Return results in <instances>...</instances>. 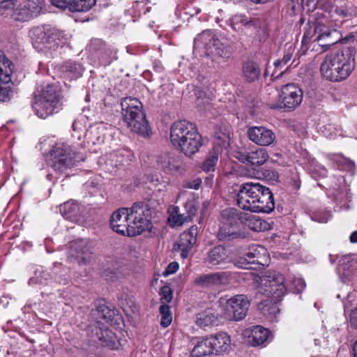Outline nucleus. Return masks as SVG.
Returning a JSON list of instances; mask_svg holds the SVG:
<instances>
[{"label":"nucleus","instance_id":"ddd939ff","mask_svg":"<svg viewBox=\"0 0 357 357\" xmlns=\"http://www.w3.org/2000/svg\"><path fill=\"white\" fill-rule=\"evenodd\" d=\"M250 302L248 298L242 294L236 295L228 299L225 305L227 319L233 321H240L247 314Z\"/></svg>","mask_w":357,"mask_h":357},{"label":"nucleus","instance_id":"473e14b6","mask_svg":"<svg viewBox=\"0 0 357 357\" xmlns=\"http://www.w3.org/2000/svg\"><path fill=\"white\" fill-rule=\"evenodd\" d=\"M248 165L251 166H261L268 159V154L266 149L257 148L255 151H249Z\"/></svg>","mask_w":357,"mask_h":357},{"label":"nucleus","instance_id":"7ed1b4c3","mask_svg":"<svg viewBox=\"0 0 357 357\" xmlns=\"http://www.w3.org/2000/svg\"><path fill=\"white\" fill-rule=\"evenodd\" d=\"M170 141L177 150L188 157L198 152L203 145L202 137L195 125L185 120L172 125Z\"/></svg>","mask_w":357,"mask_h":357},{"label":"nucleus","instance_id":"ea45409f","mask_svg":"<svg viewBox=\"0 0 357 357\" xmlns=\"http://www.w3.org/2000/svg\"><path fill=\"white\" fill-rule=\"evenodd\" d=\"M10 80H0V101L6 102L10 100L13 91L11 86L13 83Z\"/></svg>","mask_w":357,"mask_h":357},{"label":"nucleus","instance_id":"4468645a","mask_svg":"<svg viewBox=\"0 0 357 357\" xmlns=\"http://www.w3.org/2000/svg\"><path fill=\"white\" fill-rule=\"evenodd\" d=\"M70 255L79 265H87L94 259L92 245L86 239H78L71 242Z\"/></svg>","mask_w":357,"mask_h":357},{"label":"nucleus","instance_id":"c756f323","mask_svg":"<svg viewBox=\"0 0 357 357\" xmlns=\"http://www.w3.org/2000/svg\"><path fill=\"white\" fill-rule=\"evenodd\" d=\"M62 76L70 79H77L82 74L81 66L75 62L68 61L62 64L60 67Z\"/></svg>","mask_w":357,"mask_h":357},{"label":"nucleus","instance_id":"2eb2a0df","mask_svg":"<svg viewBox=\"0 0 357 357\" xmlns=\"http://www.w3.org/2000/svg\"><path fill=\"white\" fill-rule=\"evenodd\" d=\"M109 222L111 228L115 232L132 236L130 234L132 224L128 208H121L114 211L111 215Z\"/></svg>","mask_w":357,"mask_h":357},{"label":"nucleus","instance_id":"b1692460","mask_svg":"<svg viewBox=\"0 0 357 357\" xmlns=\"http://www.w3.org/2000/svg\"><path fill=\"white\" fill-rule=\"evenodd\" d=\"M241 218V223L254 231L259 232L268 229V223L257 215L244 213Z\"/></svg>","mask_w":357,"mask_h":357},{"label":"nucleus","instance_id":"bf43d9fd","mask_svg":"<svg viewBox=\"0 0 357 357\" xmlns=\"http://www.w3.org/2000/svg\"><path fill=\"white\" fill-rule=\"evenodd\" d=\"M314 220L319 222H326L331 218V215L328 212H324L323 215L321 217H318L317 214H314Z\"/></svg>","mask_w":357,"mask_h":357},{"label":"nucleus","instance_id":"6ab92c4d","mask_svg":"<svg viewBox=\"0 0 357 357\" xmlns=\"http://www.w3.org/2000/svg\"><path fill=\"white\" fill-rule=\"evenodd\" d=\"M229 252L223 245H216L211 249L204 258V262L209 266H220L226 263Z\"/></svg>","mask_w":357,"mask_h":357},{"label":"nucleus","instance_id":"58836bf2","mask_svg":"<svg viewBox=\"0 0 357 357\" xmlns=\"http://www.w3.org/2000/svg\"><path fill=\"white\" fill-rule=\"evenodd\" d=\"M334 160L338 163L339 167L342 169L349 172L351 174H354L355 173L356 165L354 161L344 157L341 154L335 155Z\"/></svg>","mask_w":357,"mask_h":357},{"label":"nucleus","instance_id":"69168bd1","mask_svg":"<svg viewBox=\"0 0 357 357\" xmlns=\"http://www.w3.org/2000/svg\"><path fill=\"white\" fill-rule=\"evenodd\" d=\"M353 351L354 357H357V340L354 342L353 345Z\"/></svg>","mask_w":357,"mask_h":357},{"label":"nucleus","instance_id":"f03ea898","mask_svg":"<svg viewBox=\"0 0 357 357\" xmlns=\"http://www.w3.org/2000/svg\"><path fill=\"white\" fill-rule=\"evenodd\" d=\"M354 50L344 47L327 54L321 65V75L331 82L345 79L354 68Z\"/></svg>","mask_w":357,"mask_h":357},{"label":"nucleus","instance_id":"393cba45","mask_svg":"<svg viewBox=\"0 0 357 357\" xmlns=\"http://www.w3.org/2000/svg\"><path fill=\"white\" fill-rule=\"evenodd\" d=\"M261 75L259 64L251 60L245 61L242 64V75L247 82L257 81Z\"/></svg>","mask_w":357,"mask_h":357},{"label":"nucleus","instance_id":"1a4fd4ad","mask_svg":"<svg viewBox=\"0 0 357 357\" xmlns=\"http://www.w3.org/2000/svg\"><path fill=\"white\" fill-rule=\"evenodd\" d=\"M82 156L66 143L56 144L51 152V167L56 172H62L82 160Z\"/></svg>","mask_w":357,"mask_h":357},{"label":"nucleus","instance_id":"dca6fc26","mask_svg":"<svg viewBox=\"0 0 357 357\" xmlns=\"http://www.w3.org/2000/svg\"><path fill=\"white\" fill-rule=\"evenodd\" d=\"M249 139L261 146L271 145L275 140V134L264 126L251 127L248 130Z\"/></svg>","mask_w":357,"mask_h":357},{"label":"nucleus","instance_id":"49530a36","mask_svg":"<svg viewBox=\"0 0 357 357\" xmlns=\"http://www.w3.org/2000/svg\"><path fill=\"white\" fill-rule=\"evenodd\" d=\"M231 24H233L234 26L242 24L245 26L251 27L255 25L254 20L249 19L244 15H235L231 17Z\"/></svg>","mask_w":357,"mask_h":357},{"label":"nucleus","instance_id":"bb28decb","mask_svg":"<svg viewBox=\"0 0 357 357\" xmlns=\"http://www.w3.org/2000/svg\"><path fill=\"white\" fill-rule=\"evenodd\" d=\"M116 312L114 310L109 308L105 304H100L96 309L91 310V316L96 321L101 322L104 321L107 323L112 321Z\"/></svg>","mask_w":357,"mask_h":357},{"label":"nucleus","instance_id":"a211bd4d","mask_svg":"<svg viewBox=\"0 0 357 357\" xmlns=\"http://www.w3.org/2000/svg\"><path fill=\"white\" fill-rule=\"evenodd\" d=\"M229 280L227 272H218L197 277L194 284L201 288H210L213 286L224 284Z\"/></svg>","mask_w":357,"mask_h":357},{"label":"nucleus","instance_id":"de8ad7c7","mask_svg":"<svg viewBox=\"0 0 357 357\" xmlns=\"http://www.w3.org/2000/svg\"><path fill=\"white\" fill-rule=\"evenodd\" d=\"M294 52V49L291 46L289 47L287 50H285L284 56L282 59H278L274 62V66L276 68L283 67L287 65L291 59L292 56Z\"/></svg>","mask_w":357,"mask_h":357},{"label":"nucleus","instance_id":"4c0bfd02","mask_svg":"<svg viewBox=\"0 0 357 357\" xmlns=\"http://www.w3.org/2000/svg\"><path fill=\"white\" fill-rule=\"evenodd\" d=\"M100 332L97 331L98 339L100 341V344L102 347H108L110 349H114L115 342L113 340V334L109 330H99Z\"/></svg>","mask_w":357,"mask_h":357},{"label":"nucleus","instance_id":"6e6d98bb","mask_svg":"<svg viewBox=\"0 0 357 357\" xmlns=\"http://www.w3.org/2000/svg\"><path fill=\"white\" fill-rule=\"evenodd\" d=\"M178 264L176 261L171 262L164 271L163 275L167 276L169 275L175 273L178 269Z\"/></svg>","mask_w":357,"mask_h":357},{"label":"nucleus","instance_id":"37998d69","mask_svg":"<svg viewBox=\"0 0 357 357\" xmlns=\"http://www.w3.org/2000/svg\"><path fill=\"white\" fill-rule=\"evenodd\" d=\"M161 314L160 325L166 328L170 325L172 321V314L168 305H161L159 308Z\"/></svg>","mask_w":357,"mask_h":357},{"label":"nucleus","instance_id":"338daca9","mask_svg":"<svg viewBox=\"0 0 357 357\" xmlns=\"http://www.w3.org/2000/svg\"><path fill=\"white\" fill-rule=\"evenodd\" d=\"M329 259H330V261H331V264L334 263L335 260L333 258V256L331 255H329Z\"/></svg>","mask_w":357,"mask_h":357},{"label":"nucleus","instance_id":"4be33fe9","mask_svg":"<svg viewBox=\"0 0 357 357\" xmlns=\"http://www.w3.org/2000/svg\"><path fill=\"white\" fill-rule=\"evenodd\" d=\"M91 46L94 48H96L98 46L100 47L98 58L100 62L103 66H107L110 64L113 60L117 59L116 51L107 46V45L100 39L93 40L91 43Z\"/></svg>","mask_w":357,"mask_h":357},{"label":"nucleus","instance_id":"39448f33","mask_svg":"<svg viewBox=\"0 0 357 357\" xmlns=\"http://www.w3.org/2000/svg\"><path fill=\"white\" fill-rule=\"evenodd\" d=\"M29 36L34 48L38 52L55 51L68 40L62 31L47 26L34 27L30 31Z\"/></svg>","mask_w":357,"mask_h":357},{"label":"nucleus","instance_id":"f3484780","mask_svg":"<svg viewBox=\"0 0 357 357\" xmlns=\"http://www.w3.org/2000/svg\"><path fill=\"white\" fill-rule=\"evenodd\" d=\"M309 26V29H306L304 32L302 40L303 43H309L316 34H317V36L314 40L320 43L319 45L321 46L331 45L335 43V41H328V43H322L324 39L329 38L331 35L328 28L321 24H318L314 27L311 26Z\"/></svg>","mask_w":357,"mask_h":357},{"label":"nucleus","instance_id":"20e7f679","mask_svg":"<svg viewBox=\"0 0 357 357\" xmlns=\"http://www.w3.org/2000/svg\"><path fill=\"white\" fill-rule=\"evenodd\" d=\"M123 120L134 132L148 136L151 128L142 109V102L137 98L126 97L121 102Z\"/></svg>","mask_w":357,"mask_h":357},{"label":"nucleus","instance_id":"f8f14e48","mask_svg":"<svg viewBox=\"0 0 357 357\" xmlns=\"http://www.w3.org/2000/svg\"><path fill=\"white\" fill-rule=\"evenodd\" d=\"M279 103L271 106L272 109H294L302 102L303 93L297 85L289 83L282 87Z\"/></svg>","mask_w":357,"mask_h":357},{"label":"nucleus","instance_id":"a18cd8bd","mask_svg":"<svg viewBox=\"0 0 357 357\" xmlns=\"http://www.w3.org/2000/svg\"><path fill=\"white\" fill-rule=\"evenodd\" d=\"M197 201L195 199H188L184 204L186 217L189 221L192 220L197 212Z\"/></svg>","mask_w":357,"mask_h":357},{"label":"nucleus","instance_id":"6e6552de","mask_svg":"<svg viewBox=\"0 0 357 357\" xmlns=\"http://www.w3.org/2000/svg\"><path fill=\"white\" fill-rule=\"evenodd\" d=\"M244 213L234 208H227L220 212V222L221 226L218 233L220 241H229L243 237L237 227L242 222V215Z\"/></svg>","mask_w":357,"mask_h":357},{"label":"nucleus","instance_id":"9b49d317","mask_svg":"<svg viewBox=\"0 0 357 357\" xmlns=\"http://www.w3.org/2000/svg\"><path fill=\"white\" fill-rule=\"evenodd\" d=\"M284 282L283 275L276 271H268L259 277L261 294L275 300V303L280 301L287 291Z\"/></svg>","mask_w":357,"mask_h":357},{"label":"nucleus","instance_id":"c9c22d12","mask_svg":"<svg viewBox=\"0 0 357 357\" xmlns=\"http://www.w3.org/2000/svg\"><path fill=\"white\" fill-rule=\"evenodd\" d=\"M96 2V0H72L70 11L72 13L87 12L95 6Z\"/></svg>","mask_w":357,"mask_h":357},{"label":"nucleus","instance_id":"79ce46f5","mask_svg":"<svg viewBox=\"0 0 357 357\" xmlns=\"http://www.w3.org/2000/svg\"><path fill=\"white\" fill-rule=\"evenodd\" d=\"M216 319L217 318L213 314L205 312L198 314L196 322L199 326L205 327L213 324Z\"/></svg>","mask_w":357,"mask_h":357},{"label":"nucleus","instance_id":"864d4df0","mask_svg":"<svg viewBox=\"0 0 357 357\" xmlns=\"http://www.w3.org/2000/svg\"><path fill=\"white\" fill-rule=\"evenodd\" d=\"M235 157L239 161L248 165L249 151L242 149L235 153Z\"/></svg>","mask_w":357,"mask_h":357},{"label":"nucleus","instance_id":"5fc2aeb1","mask_svg":"<svg viewBox=\"0 0 357 357\" xmlns=\"http://www.w3.org/2000/svg\"><path fill=\"white\" fill-rule=\"evenodd\" d=\"M17 0H10L8 1H5L3 3H0V11L4 10V11H9L13 13V8L17 3Z\"/></svg>","mask_w":357,"mask_h":357},{"label":"nucleus","instance_id":"4d7b16f0","mask_svg":"<svg viewBox=\"0 0 357 357\" xmlns=\"http://www.w3.org/2000/svg\"><path fill=\"white\" fill-rule=\"evenodd\" d=\"M202 184V179L199 178H197L192 181H188L184 184L185 188L198 190Z\"/></svg>","mask_w":357,"mask_h":357},{"label":"nucleus","instance_id":"cd10ccee","mask_svg":"<svg viewBox=\"0 0 357 357\" xmlns=\"http://www.w3.org/2000/svg\"><path fill=\"white\" fill-rule=\"evenodd\" d=\"M198 229L197 226L190 227L181 235L178 241L175 245L177 247L192 248L197 242Z\"/></svg>","mask_w":357,"mask_h":357},{"label":"nucleus","instance_id":"0e129e2a","mask_svg":"<svg viewBox=\"0 0 357 357\" xmlns=\"http://www.w3.org/2000/svg\"><path fill=\"white\" fill-rule=\"evenodd\" d=\"M210 205V202L208 200H206L202 204V211H204L208 208V207Z\"/></svg>","mask_w":357,"mask_h":357},{"label":"nucleus","instance_id":"09e8293b","mask_svg":"<svg viewBox=\"0 0 357 357\" xmlns=\"http://www.w3.org/2000/svg\"><path fill=\"white\" fill-rule=\"evenodd\" d=\"M160 295L162 305H167L172 299V291L169 286H163L160 289Z\"/></svg>","mask_w":357,"mask_h":357},{"label":"nucleus","instance_id":"8fccbe9b","mask_svg":"<svg viewBox=\"0 0 357 357\" xmlns=\"http://www.w3.org/2000/svg\"><path fill=\"white\" fill-rule=\"evenodd\" d=\"M340 262L343 270H349L350 267L357 264V260L350 255L342 257Z\"/></svg>","mask_w":357,"mask_h":357},{"label":"nucleus","instance_id":"9d476101","mask_svg":"<svg viewBox=\"0 0 357 357\" xmlns=\"http://www.w3.org/2000/svg\"><path fill=\"white\" fill-rule=\"evenodd\" d=\"M128 210H129L132 224V229H130L132 236L141 234L146 231H151L152 228L151 210L146 204L137 202L130 208H128Z\"/></svg>","mask_w":357,"mask_h":357},{"label":"nucleus","instance_id":"3c124183","mask_svg":"<svg viewBox=\"0 0 357 357\" xmlns=\"http://www.w3.org/2000/svg\"><path fill=\"white\" fill-rule=\"evenodd\" d=\"M235 266L238 268L243 269H256L257 268L252 266L250 261L247 258H240L234 263Z\"/></svg>","mask_w":357,"mask_h":357},{"label":"nucleus","instance_id":"7c9ffc66","mask_svg":"<svg viewBox=\"0 0 357 357\" xmlns=\"http://www.w3.org/2000/svg\"><path fill=\"white\" fill-rule=\"evenodd\" d=\"M275 300L271 298L260 303L259 307L265 317L270 321H273L276 319L277 314L280 312L279 307L276 305Z\"/></svg>","mask_w":357,"mask_h":357},{"label":"nucleus","instance_id":"5701e85b","mask_svg":"<svg viewBox=\"0 0 357 357\" xmlns=\"http://www.w3.org/2000/svg\"><path fill=\"white\" fill-rule=\"evenodd\" d=\"M158 165L167 173L174 174L181 167L180 160L173 154H161L158 160Z\"/></svg>","mask_w":357,"mask_h":357},{"label":"nucleus","instance_id":"423d86ee","mask_svg":"<svg viewBox=\"0 0 357 357\" xmlns=\"http://www.w3.org/2000/svg\"><path fill=\"white\" fill-rule=\"evenodd\" d=\"M194 50L212 58H229L231 54V47L221 43L210 30L204 31L195 38Z\"/></svg>","mask_w":357,"mask_h":357},{"label":"nucleus","instance_id":"774afa93","mask_svg":"<svg viewBox=\"0 0 357 357\" xmlns=\"http://www.w3.org/2000/svg\"><path fill=\"white\" fill-rule=\"evenodd\" d=\"M96 132H98L97 130H93V131H91V132H90V135H92V134H93V133L95 134Z\"/></svg>","mask_w":357,"mask_h":357},{"label":"nucleus","instance_id":"c85d7f7f","mask_svg":"<svg viewBox=\"0 0 357 357\" xmlns=\"http://www.w3.org/2000/svg\"><path fill=\"white\" fill-rule=\"evenodd\" d=\"M221 148L214 146L207 154L201 165V168L206 172H214L218 162Z\"/></svg>","mask_w":357,"mask_h":357},{"label":"nucleus","instance_id":"aec40b11","mask_svg":"<svg viewBox=\"0 0 357 357\" xmlns=\"http://www.w3.org/2000/svg\"><path fill=\"white\" fill-rule=\"evenodd\" d=\"M213 354L220 355L229 351L231 347L230 337L226 333H219L210 336Z\"/></svg>","mask_w":357,"mask_h":357},{"label":"nucleus","instance_id":"412c9836","mask_svg":"<svg viewBox=\"0 0 357 357\" xmlns=\"http://www.w3.org/2000/svg\"><path fill=\"white\" fill-rule=\"evenodd\" d=\"M60 211L66 220L80 223L82 220L81 207L77 202L71 200L65 202L61 205Z\"/></svg>","mask_w":357,"mask_h":357},{"label":"nucleus","instance_id":"a19ab883","mask_svg":"<svg viewBox=\"0 0 357 357\" xmlns=\"http://www.w3.org/2000/svg\"><path fill=\"white\" fill-rule=\"evenodd\" d=\"M24 5L31 16L33 18L40 13L43 7V0H29Z\"/></svg>","mask_w":357,"mask_h":357},{"label":"nucleus","instance_id":"72a5a7b5","mask_svg":"<svg viewBox=\"0 0 357 357\" xmlns=\"http://www.w3.org/2000/svg\"><path fill=\"white\" fill-rule=\"evenodd\" d=\"M168 212V222L170 226H181L184 222H188L189 220L186 217L185 213H180L178 206H172L169 207Z\"/></svg>","mask_w":357,"mask_h":357},{"label":"nucleus","instance_id":"f257e3e1","mask_svg":"<svg viewBox=\"0 0 357 357\" xmlns=\"http://www.w3.org/2000/svg\"><path fill=\"white\" fill-rule=\"evenodd\" d=\"M236 202L245 211L271 213L275 208L273 195L270 189L259 183L248 182L239 187Z\"/></svg>","mask_w":357,"mask_h":357},{"label":"nucleus","instance_id":"680f3d73","mask_svg":"<svg viewBox=\"0 0 357 357\" xmlns=\"http://www.w3.org/2000/svg\"><path fill=\"white\" fill-rule=\"evenodd\" d=\"M290 184L293 185L294 189L298 190L300 188V181L296 178H291Z\"/></svg>","mask_w":357,"mask_h":357},{"label":"nucleus","instance_id":"e433bc0d","mask_svg":"<svg viewBox=\"0 0 357 357\" xmlns=\"http://www.w3.org/2000/svg\"><path fill=\"white\" fill-rule=\"evenodd\" d=\"M11 63L6 57L3 52L0 50V80H10L12 69L10 68Z\"/></svg>","mask_w":357,"mask_h":357},{"label":"nucleus","instance_id":"13d9d810","mask_svg":"<svg viewBox=\"0 0 357 357\" xmlns=\"http://www.w3.org/2000/svg\"><path fill=\"white\" fill-rule=\"evenodd\" d=\"M111 156L112 158L116 157V164L115 165H123L125 162H128V157H125V155L123 154V153H114L112 154Z\"/></svg>","mask_w":357,"mask_h":357},{"label":"nucleus","instance_id":"f704fd0d","mask_svg":"<svg viewBox=\"0 0 357 357\" xmlns=\"http://www.w3.org/2000/svg\"><path fill=\"white\" fill-rule=\"evenodd\" d=\"M269 331L261 326L253 327L250 337L253 346H259L264 344L268 339Z\"/></svg>","mask_w":357,"mask_h":357},{"label":"nucleus","instance_id":"e2e57ef3","mask_svg":"<svg viewBox=\"0 0 357 357\" xmlns=\"http://www.w3.org/2000/svg\"><path fill=\"white\" fill-rule=\"evenodd\" d=\"M350 242L352 243H357V230L355 231H353L349 237Z\"/></svg>","mask_w":357,"mask_h":357},{"label":"nucleus","instance_id":"c03bdc74","mask_svg":"<svg viewBox=\"0 0 357 357\" xmlns=\"http://www.w3.org/2000/svg\"><path fill=\"white\" fill-rule=\"evenodd\" d=\"M11 16L15 20L22 22L29 21L33 18L25 5L13 11Z\"/></svg>","mask_w":357,"mask_h":357},{"label":"nucleus","instance_id":"2f4dec72","mask_svg":"<svg viewBox=\"0 0 357 357\" xmlns=\"http://www.w3.org/2000/svg\"><path fill=\"white\" fill-rule=\"evenodd\" d=\"M213 354L210 337L199 341L192 351V355L195 357H202Z\"/></svg>","mask_w":357,"mask_h":357},{"label":"nucleus","instance_id":"052dcab7","mask_svg":"<svg viewBox=\"0 0 357 357\" xmlns=\"http://www.w3.org/2000/svg\"><path fill=\"white\" fill-rule=\"evenodd\" d=\"M178 250L181 251V257L183 259L187 258L188 256L189 252L191 248H183V247H177Z\"/></svg>","mask_w":357,"mask_h":357},{"label":"nucleus","instance_id":"603ef678","mask_svg":"<svg viewBox=\"0 0 357 357\" xmlns=\"http://www.w3.org/2000/svg\"><path fill=\"white\" fill-rule=\"evenodd\" d=\"M72 0H51L52 6L61 9L66 10L70 11V4H71Z\"/></svg>","mask_w":357,"mask_h":357},{"label":"nucleus","instance_id":"a878e982","mask_svg":"<svg viewBox=\"0 0 357 357\" xmlns=\"http://www.w3.org/2000/svg\"><path fill=\"white\" fill-rule=\"evenodd\" d=\"M267 250L261 245H257L252 247L245 256L249 261H251L252 265H262L265 266L267 263L266 257Z\"/></svg>","mask_w":357,"mask_h":357},{"label":"nucleus","instance_id":"0eeeda50","mask_svg":"<svg viewBox=\"0 0 357 357\" xmlns=\"http://www.w3.org/2000/svg\"><path fill=\"white\" fill-rule=\"evenodd\" d=\"M61 105L60 89L57 85L47 84L36 98L32 107L38 117L46 119L57 112Z\"/></svg>","mask_w":357,"mask_h":357}]
</instances>
